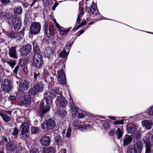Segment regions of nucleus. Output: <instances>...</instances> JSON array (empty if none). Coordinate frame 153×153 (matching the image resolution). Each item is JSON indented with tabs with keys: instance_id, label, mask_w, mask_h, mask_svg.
Here are the masks:
<instances>
[{
	"instance_id": "obj_1",
	"label": "nucleus",
	"mask_w": 153,
	"mask_h": 153,
	"mask_svg": "<svg viewBox=\"0 0 153 153\" xmlns=\"http://www.w3.org/2000/svg\"><path fill=\"white\" fill-rule=\"evenodd\" d=\"M44 99L46 103L48 105L45 107H44V102H42L40 104V109L38 115L41 118H42L44 114L47 111H48L50 109L49 105L51 104L53 101L52 98L49 94H47L46 96L44 97Z\"/></svg>"
},
{
	"instance_id": "obj_2",
	"label": "nucleus",
	"mask_w": 153,
	"mask_h": 153,
	"mask_svg": "<svg viewBox=\"0 0 153 153\" xmlns=\"http://www.w3.org/2000/svg\"><path fill=\"white\" fill-rule=\"evenodd\" d=\"M33 65L37 69L41 68L43 65V58L40 53L34 54L33 59Z\"/></svg>"
},
{
	"instance_id": "obj_3",
	"label": "nucleus",
	"mask_w": 153,
	"mask_h": 153,
	"mask_svg": "<svg viewBox=\"0 0 153 153\" xmlns=\"http://www.w3.org/2000/svg\"><path fill=\"white\" fill-rule=\"evenodd\" d=\"M44 85L41 82L37 83L33 88L30 89L29 94L31 97H34L38 92H42L43 90Z\"/></svg>"
},
{
	"instance_id": "obj_4",
	"label": "nucleus",
	"mask_w": 153,
	"mask_h": 153,
	"mask_svg": "<svg viewBox=\"0 0 153 153\" xmlns=\"http://www.w3.org/2000/svg\"><path fill=\"white\" fill-rule=\"evenodd\" d=\"M56 126L55 121L52 119H49L44 121L41 125V128L44 130H51L54 128Z\"/></svg>"
},
{
	"instance_id": "obj_5",
	"label": "nucleus",
	"mask_w": 153,
	"mask_h": 153,
	"mask_svg": "<svg viewBox=\"0 0 153 153\" xmlns=\"http://www.w3.org/2000/svg\"><path fill=\"white\" fill-rule=\"evenodd\" d=\"M79 8L80 11L77 18L76 23L78 24V25L75 28L76 30H77L79 29L80 27H82L84 25L86 22L85 21H84L82 19H80V18L83 16L84 14V7H81L80 3H79Z\"/></svg>"
},
{
	"instance_id": "obj_6",
	"label": "nucleus",
	"mask_w": 153,
	"mask_h": 153,
	"mask_svg": "<svg viewBox=\"0 0 153 153\" xmlns=\"http://www.w3.org/2000/svg\"><path fill=\"white\" fill-rule=\"evenodd\" d=\"M1 87L2 90L4 92L6 93L10 92L12 88L10 81L8 79H3L1 82Z\"/></svg>"
},
{
	"instance_id": "obj_7",
	"label": "nucleus",
	"mask_w": 153,
	"mask_h": 153,
	"mask_svg": "<svg viewBox=\"0 0 153 153\" xmlns=\"http://www.w3.org/2000/svg\"><path fill=\"white\" fill-rule=\"evenodd\" d=\"M41 25L39 23L34 22L31 23L30 27V33L31 34L36 35L40 31Z\"/></svg>"
},
{
	"instance_id": "obj_8",
	"label": "nucleus",
	"mask_w": 153,
	"mask_h": 153,
	"mask_svg": "<svg viewBox=\"0 0 153 153\" xmlns=\"http://www.w3.org/2000/svg\"><path fill=\"white\" fill-rule=\"evenodd\" d=\"M73 126L75 127V129H78L82 131L90 129V127L88 125H86L84 123H81L77 120L74 121L73 123Z\"/></svg>"
},
{
	"instance_id": "obj_9",
	"label": "nucleus",
	"mask_w": 153,
	"mask_h": 153,
	"mask_svg": "<svg viewBox=\"0 0 153 153\" xmlns=\"http://www.w3.org/2000/svg\"><path fill=\"white\" fill-rule=\"evenodd\" d=\"M29 127V124L27 122L24 123L20 126L21 134L24 138L28 137L29 134L28 131Z\"/></svg>"
},
{
	"instance_id": "obj_10",
	"label": "nucleus",
	"mask_w": 153,
	"mask_h": 153,
	"mask_svg": "<svg viewBox=\"0 0 153 153\" xmlns=\"http://www.w3.org/2000/svg\"><path fill=\"white\" fill-rule=\"evenodd\" d=\"M31 50V45L30 44H28L20 49V54L23 56H26L30 52Z\"/></svg>"
},
{
	"instance_id": "obj_11",
	"label": "nucleus",
	"mask_w": 153,
	"mask_h": 153,
	"mask_svg": "<svg viewBox=\"0 0 153 153\" xmlns=\"http://www.w3.org/2000/svg\"><path fill=\"white\" fill-rule=\"evenodd\" d=\"M91 13H89V14L91 16V14H93L96 16V19H101L102 16L99 13V11L97 7L96 4H94L93 2L91 5V8L90 9Z\"/></svg>"
},
{
	"instance_id": "obj_12",
	"label": "nucleus",
	"mask_w": 153,
	"mask_h": 153,
	"mask_svg": "<svg viewBox=\"0 0 153 153\" xmlns=\"http://www.w3.org/2000/svg\"><path fill=\"white\" fill-rule=\"evenodd\" d=\"M14 28L15 30L18 31L21 26L22 23L20 19L18 17H14L11 19Z\"/></svg>"
},
{
	"instance_id": "obj_13",
	"label": "nucleus",
	"mask_w": 153,
	"mask_h": 153,
	"mask_svg": "<svg viewBox=\"0 0 153 153\" xmlns=\"http://www.w3.org/2000/svg\"><path fill=\"white\" fill-rule=\"evenodd\" d=\"M62 68L58 71V80L60 83L64 84L66 83V79L65 74Z\"/></svg>"
},
{
	"instance_id": "obj_14",
	"label": "nucleus",
	"mask_w": 153,
	"mask_h": 153,
	"mask_svg": "<svg viewBox=\"0 0 153 153\" xmlns=\"http://www.w3.org/2000/svg\"><path fill=\"white\" fill-rule=\"evenodd\" d=\"M56 102L57 105L63 107H65L68 103L66 99L61 96L58 97Z\"/></svg>"
},
{
	"instance_id": "obj_15",
	"label": "nucleus",
	"mask_w": 153,
	"mask_h": 153,
	"mask_svg": "<svg viewBox=\"0 0 153 153\" xmlns=\"http://www.w3.org/2000/svg\"><path fill=\"white\" fill-rule=\"evenodd\" d=\"M18 147V143L16 141L9 142L6 145L7 149L10 152H13Z\"/></svg>"
},
{
	"instance_id": "obj_16",
	"label": "nucleus",
	"mask_w": 153,
	"mask_h": 153,
	"mask_svg": "<svg viewBox=\"0 0 153 153\" xmlns=\"http://www.w3.org/2000/svg\"><path fill=\"white\" fill-rule=\"evenodd\" d=\"M39 142L42 145L48 146L51 143L50 138L47 136H43L41 138Z\"/></svg>"
},
{
	"instance_id": "obj_17",
	"label": "nucleus",
	"mask_w": 153,
	"mask_h": 153,
	"mask_svg": "<svg viewBox=\"0 0 153 153\" xmlns=\"http://www.w3.org/2000/svg\"><path fill=\"white\" fill-rule=\"evenodd\" d=\"M33 73L34 75V79L36 81L38 82L46 77L44 74L43 75H40V73L36 70H33Z\"/></svg>"
},
{
	"instance_id": "obj_18",
	"label": "nucleus",
	"mask_w": 153,
	"mask_h": 153,
	"mask_svg": "<svg viewBox=\"0 0 153 153\" xmlns=\"http://www.w3.org/2000/svg\"><path fill=\"white\" fill-rule=\"evenodd\" d=\"M33 47V51L34 54L35 53H39L40 51V44L38 40L36 39L32 42Z\"/></svg>"
},
{
	"instance_id": "obj_19",
	"label": "nucleus",
	"mask_w": 153,
	"mask_h": 153,
	"mask_svg": "<svg viewBox=\"0 0 153 153\" xmlns=\"http://www.w3.org/2000/svg\"><path fill=\"white\" fill-rule=\"evenodd\" d=\"M45 34L48 37H50L51 35V30L50 25L47 22H45L43 26Z\"/></svg>"
},
{
	"instance_id": "obj_20",
	"label": "nucleus",
	"mask_w": 153,
	"mask_h": 153,
	"mask_svg": "<svg viewBox=\"0 0 153 153\" xmlns=\"http://www.w3.org/2000/svg\"><path fill=\"white\" fill-rule=\"evenodd\" d=\"M16 47L12 46L9 49L8 54L10 57L16 59L18 58L16 48Z\"/></svg>"
},
{
	"instance_id": "obj_21",
	"label": "nucleus",
	"mask_w": 153,
	"mask_h": 153,
	"mask_svg": "<svg viewBox=\"0 0 153 153\" xmlns=\"http://www.w3.org/2000/svg\"><path fill=\"white\" fill-rule=\"evenodd\" d=\"M29 87V84L25 80H21L20 82L19 87L20 89L22 91H25Z\"/></svg>"
},
{
	"instance_id": "obj_22",
	"label": "nucleus",
	"mask_w": 153,
	"mask_h": 153,
	"mask_svg": "<svg viewBox=\"0 0 153 153\" xmlns=\"http://www.w3.org/2000/svg\"><path fill=\"white\" fill-rule=\"evenodd\" d=\"M133 148L136 153H141L142 149V145L140 142H137L133 146Z\"/></svg>"
},
{
	"instance_id": "obj_23",
	"label": "nucleus",
	"mask_w": 153,
	"mask_h": 153,
	"mask_svg": "<svg viewBox=\"0 0 153 153\" xmlns=\"http://www.w3.org/2000/svg\"><path fill=\"white\" fill-rule=\"evenodd\" d=\"M142 126L147 129H150L152 127L153 123L151 121L145 120L142 121Z\"/></svg>"
},
{
	"instance_id": "obj_24",
	"label": "nucleus",
	"mask_w": 153,
	"mask_h": 153,
	"mask_svg": "<svg viewBox=\"0 0 153 153\" xmlns=\"http://www.w3.org/2000/svg\"><path fill=\"white\" fill-rule=\"evenodd\" d=\"M54 140L55 143L58 146V150H59V146H60L62 145L63 140L61 137L59 135L55 137Z\"/></svg>"
},
{
	"instance_id": "obj_25",
	"label": "nucleus",
	"mask_w": 153,
	"mask_h": 153,
	"mask_svg": "<svg viewBox=\"0 0 153 153\" xmlns=\"http://www.w3.org/2000/svg\"><path fill=\"white\" fill-rule=\"evenodd\" d=\"M53 51L50 48H46L44 53L45 56L48 58H51L53 56Z\"/></svg>"
},
{
	"instance_id": "obj_26",
	"label": "nucleus",
	"mask_w": 153,
	"mask_h": 153,
	"mask_svg": "<svg viewBox=\"0 0 153 153\" xmlns=\"http://www.w3.org/2000/svg\"><path fill=\"white\" fill-rule=\"evenodd\" d=\"M11 16V14L9 13H6L5 12H0V19H8Z\"/></svg>"
},
{
	"instance_id": "obj_27",
	"label": "nucleus",
	"mask_w": 153,
	"mask_h": 153,
	"mask_svg": "<svg viewBox=\"0 0 153 153\" xmlns=\"http://www.w3.org/2000/svg\"><path fill=\"white\" fill-rule=\"evenodd\" d=\"M136 129V126L133 123H129L127 126V131L131 134L134 133Z\"/></svg>"
},
{
	"instance_id": "obj_28",
	"label": "nucleus",
	"mask_w": 153,
	"mask_h": 153,
	"mask_svg": "<svg viewBox=\"0 0 153 153\" xmlns=\"http://www.w3.org/2000/svg\"><path fill=\"white\" fill-rule=\"evenodd\" d=\"M132 140L131 137L128 135H126L123 140V145H127L130 144Z\"/></svg>"
},
{
	"instance_id": "obj_29",
	"label": "nucleus",
	"mask_w": 153,
	"mask_h": 153,
	"mask_svg": "<svg viewBox=\"0 0 153 153\" xmlns=\"http://www.w3.org/2000/svg\"><path fill=\"white\" fill-rule=\"evenodd\" d=\"M0 115L2 119L5 122H8L10 120V117L6 114L2 112H0Z\"/></svg>"
},
{
	"instance_id": "obj_30",
	"label": "nucleus",
	"mask_w": 153,
	"mask_h": 153,
	"mask_svg": "<svg viewBox=\"0 0 153 153\" xmlns=\"http://www.w3.org/2000/svg\"><path fill=\"white\" fill-rule=\"evenodd\" d=\"M115 131L118 138L119 139L123 136V129L122 127H118L117 129H115Z\"/></svg>"
},
{
	"instance_id": "obj_31",
	"label": "nucleus",
	"mask_w": 153,
	"mask_h": 153,
	"mask_svg": "<svg viewBox=\"0 0 153 153\" xmlns=\"http://www.w3.org/2000/svg\"><path fill=\"white\" fill-rule=\"evenodd\" d=\"M44 152V153H55V150L52 147H49L45 149Z\"/></svg>"
},
{
	"instance_id": "obj_32",
	"label": "nucleus",
	"mask_w": 153,
	"mask_h": 153,
	"mask_svg": "<svg viewBox=\"0 0 153 153\" xmlns=\"http://www.w3.org/2000/svg\"><path fill=\"white\" fill-rule=\"evenodd\" d=\"M14 11L15 14L19 15L21 14L22 12V8L20 7H17L14 8Z\"/></svg>"
},
{
	"instance_id": "obj_33",
	"label": "nucleus",
	"mask_w": 153,
	"mask_h": 153,
	"mask_svg": "<svg viewBox=\"0 0 153 153\" xmlns=\"http://www.w3.org/2000/svg\"><path fill=\"white\" fill-rule=\"evenodd\" d=\"M6 62L9 64V65L13 68L16 65V62L15 60H6Z\"/></svg>"
},
{
	"instance_id": "obj_34",
	"label": "nucleus",
	"mask_w": 153,
	"mask_h": 153,
	"mask_svg": "<svg viewBox=\"0 0 153 153\" xmlns=\"http://www.w3.org/2000/svg\"><path fill=\"white\" fill-rule=\"evenodd\" d=\"M7 36L12 38H16L18 37V33H15L13 32H10L7 33Z\"/></svg>"
},
{
	"instance_id": "obj_35",
	"label": "nucleus",
	"mask_w": 153,
	"mask_h": 153,
	"mask_svg": "<svg viewBox=\"0 0 153 153\" xmlns=\"http://www.w3.org/2000/svg\"><path fill=\"white\" fill-rule=\"evenodd\" d=\"M83 112L81 110L78 109L75 114L76 115L78 114V117L81 118L84 117V115L83 114Z\"/></svg>"
},
{
	"instance_id": "obj_36",
	"label": "nucleus",
	"mask_w": 153,
	"mask_h": 153,
	"mask_svg": "<svg viewBox=\"0 0 153 153\" xmlns=\"http://www.w3.org/2000/svg\"><path fill=\"white\" fill-rule=\"evenodd\" d=\"M68 53L66 51V49L65 48L60 53V55L61 57L63 58L66 57H66L68 55Z\"/></svg>"
},
{
	"instance_id": "obj_37",
	"label": "nucleus",
	"mask_w": 153,
	"mask_h": 153,
	"mask_svg": "<svg viewBox=\"0 0 153 153\" xmlns=\"http://www.w3.org/2000/svg\"><path fill=\"white\" fill-rule=\"evenodd\" d=\"M59 115L62 117H64L67 114V112L64 110H61L58 111Z\"/></svg>"
},
{
	"instance_id": "obj_38",
	"label": "nucleus",
	"mask_w": 153,
	"mask_h": 153,
	"mask_svg": "<svg viewBox=\"0 0 153 153\" xmlns=\"http://www.w3.org/2000/svg\"><path fill=\"white\" fill-rule=\"evenodd\" d=\"M31 7L34 6V9L36 10L39 6V3L36 0H34L31 4Z\"/></svg>"
},
{
	"instance_id": "obj_39",
	"label": "nucleus",
	"mask_w": 153,
	"mask_h": 153,
	"mask_svg": "<svg viewBox=\"0 0 153 153\" xmlns=\"http://www.w3.org/2000/svg\"><path fill=\"white\" fill-rule=\"evenodd\" d=\"M149 115L153 116V106L151 107L148 108L146 112Z\"/></svg>"
},
{
	"instance_id": "obj_40",
	"label": "nucleus",
	"mask_w": 153,
	"mask_h": 153,
	"mask_svg": "<svg viewBox=\"0 0 153 153\" xmlns=\"http://www.w3.org/2000/svg\"><path fill=\"white\" fill-rule=\"evenodd\" d=\"M31 99L30 97H28L24 98L23 103L26 105H29L30 103Z\"/></svg>"
},
{
	"instance_id": "obj_41",
	"label": "nucleus",
	"mask_w": 153,
	"mask_h": 153,
	"mask_svg": "<svg viewBox=\"0 0 153 153\" xmlns=\"http://www.w3.org/2000/svg\"><path fill=\"white\" fill-rule=\"evenodd\" d=\"M128 153H136L135 150L133 148V146H130L128 148Z\"/></svg>"
},
{
	"instance_id": "obj_42",
	"label": "nucleus",
	"mask_w": 153,
	"mask_h": 153,
	"mask_svg": "<svg viewBox=\"0 0 153 153\" xmlns=\"http://www.w3.org/2000/svg\"><path fill=\"white\" fill-rule=\"evenodd\" d=\"M70 29V28H69L66 30H59L60 35L61 36H62L66 34L69 31Z\"/></svg>"
},
{
	"instance_id": "obj_43",
	"label": "nucleus",
	"mask_w": 153,
	"mask_h": 153,
	"mask_svg": "<svg viewBox=\"0 0 153 153\" xmlns=\"http://www.w3.org/2000/svg\"><path fill=\"white\" fill-rule=\"evenodd\" d=\"M39 128L38 127H33L31 128V133L33 134H36L39 131Z\"/></svg>"
},
{
	"instance_id": "obj_44",
	"label": "nucleus",
	"mask_w": 153,
	"mask_h": 153,
	"mask_svg": "<svg viewBox=\"0 0 153 153\" xmlns=\"http://www.w3.org/2000/svg\"><path fill=\"white\" fill-rule=\"evenodd\" d=\"M19 66L18 65H17L14 68L13 71V74L15 75H16L18 74V72L19 68Z\"/></svg>"
},
{
	"instance_id": "obj_45",
	"label": "nucleus",
	"mask_w": 153,
	"mask_h": 153,
	"mask_svg": "<svg viewBox=\"0 0 153 153\" xmlns=\"http://www.w3.org/2000/svg\"><path fill=\"white\" fill-rule=\"evenodd\" d=\"M56 90H57L56 91V95L57 94H59L60 95H62V92L61 88L58 87H56Z\"/></svg>"
},
{
	"instance_id": "obj_46",
	"label": "nucleus",
	"mask_w": 153,
	"mask_h": 153,
	"mask_svg": "<svg viewBox=\"0 0 153 153\" xmlns=\"http://www.w3.org/2000/svg\"><path fill=\"white\" fill-rule=\"evenodd\" d=\"M70 109L73 112H74V114L78 110L75 108L74 104L71 105H70Z\"/></svg>"
},
{
	"instance_id": "obj_47",
	"label": "nucleus",
	"mask_w": 153,
	"mask_h": 153,
	"mask_svg": "<svg viewBox=\"0 0 153 153\" xmlns=\"http://www.w3.org/2000/svg\"><path fill=\"white\" fill-rule=\"evenodd\" d=\"M57 90H56V87L54 89H52L49 92V94L52 95L53 96H56V91Z\"/></svg>"
},
{
	"instance_id": "obj_48",
	"label": "nucleus",
	"mask_w": 153,
	"mask_h": 153,
	"mask_svg": "<svg viewBox=\"0 0 153 153\" xmlns=\"http://www.w3.org/2000/svg\"><path fill=\"white\" fill-rule=\"evenodd\" d=\"M71 128L68 127L67 129V131L66 135V137H67L68 138L70 137L71 135Z\"/></svg>"
},
{
	"instance_id": "obj_49",
	"label": "nucleus",
	"mask_w": 153,
	"mask_h": 153,
	"mask_svg": "<svg viewBox=\"0 0 153 153\" xmlns=\"http://www.w3.org/2000/svg\"><path fill=\"white\" fill-rule=\"evenodd\" d=\"M19 132V130L16 128H14L13 130V131L12 134L14 136H15L17 135Z\"/></svg>"
},
{
	"instance_id": "obj_50",
	"label": "nucleus",
	"mask_w": 153,
	"mask_h": 153,
	"mask_svg": "<svg viewBox=\"0 0 153 153\" xmlns=\"http://www.w3.org/2000/svg\"><path fill=\"white\" fill-rule=\"evenodd\" d=\"M38 150L36 149H33L31 150L30 153H39Z\"/></svg>"
},
{
	"instance_id": "obj_51",
	"label": "nucleus",
	"mask_w": 153,
	"mask_h": 153,
	"mask_svg": "<svg viewBox=\"0 0 153 153\" xmlns=\"http://www.w3.org/2000/svg\"><path fill=\"white\" fill-rule=\"evenodd\" d=\"M88 27L87 26V27H86L83 30H81V31H79L77 33H79V34H77L78 36H79L81 34H82L85 31V30Z\"/></svg>"
},
{
	"instance_id": "obj_52",
	"label": "nucleus",
	"mask_w": 153,
	"mask_h": 153,
	"mask_svg": "<svg viewBox=\"0 0 153 153\" xmlns=\"http://www.w3.org/2000/svg\"><path fill=\"white\" fill-rule=\"evenodd\" d=\"M146 152L147 153H150L151 152V146H146Z\"/></svg>"
},
{
	"instance_id": "obj_53",
	"label": "nucleus",
	"mask_w": 153,
	"mask_h": 153,
	"mask_svg": "<svg viewBox=\"0 0 153 153\" xmlns=\"http://www.w3.org/2000/svg\"><path fill=\"white\" fill-rule=\"evenodd\" d=\"M8 100L9 101H11L14 100L16 99V97L14 96H10L8 98Z\"/></svg>"
},
{
	"instance_id": "obj_54",
	"label": "nucleus",
	"mask_w": 153,
	"mask_h": 153,
	"mask_svg": "<svg viewBox=\"0 0 153 153\" xmlns=\"http://www.w3.org/2000/svg\"><path fill=\"white\" fill-rule=\"evenodd\" d=\"M134 137L137 140L140 139L141 138L140 135L139 133L136 134Z\"/></svg>"
},
{
	"instance_id": "obj_55",
	"label": "nucleus",
	"mask_w": 153,
	"mask_h": 153,
	"mask_svg": "<svg viewBox=\"0 0 153 153\" xmlns=\"http://www.w3.org/2000/svg\"><path fill=\"white\" fill-rule=\"evenodd\" d=\"M73 42H68L66 45V47H70L72 45Z\"/></svg>"
},
{
	"instance_id": "obj_56",
	"label": "nucleus",
	"mask_w": 153,
	"mask_h": 153,
	"mask_svg": "<svg viewBox=\"0 0 153 153\" xmlns=\"http://www.w3.org/2000/svg\"><path fill=\"white\" fill-rule=\"evenodd\" d=\"M58 3H55L54 5L52 7V10H54L55 9L56 7L58 6Z\"/></svg>"
},
{
	"instance_id": "obj_57",
	"label": "nucleus",
	"mask_w": 153,
	"mask_h": 153,
	"mask_svg": "<svg viewBox=\"0 0 153 153\" xmlns=\"http://www.w3.org/2000/svg\"><path fill=\"white\" fill-rule=\"evenodd\" d=\"M115 133V131L113 129L109 131V134L111 135H113Z\"/></svg>"
},
{
	"instance_id": "obj_58",
	"label": "nucleus",
	"mask_w": 153,
	"mask_h": 153,
	"mask_svg": "<svg viewBox=\"0 0 153 153\" xmlns=\"http://www.w3.org/2000/svg\"><path fill=\"white\" fill-rule=\"evenodd\" d=\"M146 146H151L150 143L149 141L146 140L145 141Z\"/></svg>"
},
{
	"instance_id": "obj_59",
	"label": "nucleus",
	"mask_w": 153,
	"mask_h": 153,
	"mask_svg": "<svg viewBox=\"0 0 153 153\" xmlns=\"http://www.w3.org/2000/svg\"><path fill=\"white\" fill-rule=\"evenodd\" d=\"M10 0H1V1L2 4L7 3L10 2Z\"/></svg>"
},
{
	"instance_id": "obj_60",
	"label": "nucleus",
	"mask_w": 153,
	"mask_h": 153,
	"mask_svg": "<svg viewBox=\"0 0 153 153\" xmlns=\"http://www.w3.org/2000/svg\"><path fill=\"white\" fill-rule=\"evenodd\" d=\"M55 24L56 27L59 29V30L61 29L60 25L58 24L57 22Z\"/></svg>"
},
{
	"instance_id": "obj_61",
	"label": "nucleus",
	"mask_w": 153,
	"mask_h": 153,
	"mask_svg": "<svg viewBox=\"0 0 153 153\" xmlns=\"http://www.w3.org/2000/svg\"><path fill=\"white\" fill-rule=\"evenodd\" d=\"M69 104L70 105H71L74 104L73 101L71 98H70L69 99Z\"/></svg>"
},
{
	"instance_id": "obj_62",
	"label": "nucleus",
	"mask_w": 153,
	"mask_h": 153,
	"mask_svg": "<svg viewBox=\"0 0 153 153\" xmlns=\"http://www.w3.org/2000/svg\"><path fill=\"white\" fill-rule=\"evenodd\" d=\"M59 153H66V151L65 149H62Z\"/></svg>"
},
{
	"instance_id": "obj_63",
	"label": "nucleus",
	"mask_w": 153,
	"mask_h": 153,
	"mask_svg": "<svg viewBox=\"0 0 153 153\" xmlns=\"http://www.w3.org/2000/svg\"><path fill=\"white\" fill-rule=\"evenodd\" d=\"M2 140L3 141L5 142H7V138L4 137H2Z\"/></svg>"
},
{
	"instance_id": "obj_64",
	"label": "nucleus",
	"mask_w": 153,
	"mask_h": 153,
	"mask_svg": "<svg viewBox=\"0 0 153 153\" xmlns=\"http://www.w3.org/2000/svg\"><path fill=\"white\" fill-rule=\"evenodd\" d=\"M122 122L121 121H116L115 122V124H121L122 123Z\"/></svg>"
}]
</instances>
